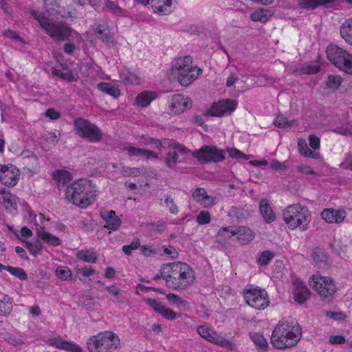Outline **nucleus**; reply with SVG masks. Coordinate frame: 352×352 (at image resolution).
Instances as JSON below:
<instances>
[{
  "label": "nucleus",
  "mask_w": 352,
  "mask_h": 352,
  "mask_svg": "<svg viewBox=\"0 0 352 352\" xmlns=\"http://www.w3.org/2000/svg\"><path fill=\"white\" fill-rule=\"evenodd\" d=\"M98 192L97 186L91 180L80 179L67 187L65 197L69 203L85 209L94 203Z\"/></svg>",
  "instance_id": "f257e3e1"
},
{
  "label": "nucleus",
  "mask_w": 352,
  "mask_h": 352,
  "mask_svg": "<svg viewBox=\"0 0 352 352\" xmlns=\"http://www.w3.org/2000/svg\"><path fill=\"white\" fill-rule=\"evenodd\" d=\"M302 337V329L294 320L283 319L274 327L271 343L277 349L284 350L296 346Z\"/></svg>",
  "instance_id": "f03ea898"
},
{
  "label": "nucleus",
  "mask_w": 352,
  "mask_h": 352,
  "mask_svg": "<svg viewBox=\"0 0 352 352\" xmlns=\"http://www.w3.org/2000/svg\"><path fill=\"white\" fill-rule=\"evenodd\" d=\"M169 279L166 286L177 291H184L192 285L195 279L192 267L186 263L174 262L168 263Z\"/></svg>",
  "instance_id": "7ed1b4c3"
},
{
  "label": "nucleus",
  "mask_w": 352,
  "mask_h": 352,
  "mask_svg": "<svg viewBox=\"0 0 352 352\" xmlns=\"http://www.w3.org/2000/svg\"><path fill=\"white\" fill-rule=\"evenodd\" d=\"M172 73L177 76L181 85L187 87L202 74V69L192 66V58L190 56L178 57L172 62Z\"/></svg>",
  "instance_id": "20e7f679"
},
{
  "label": "nucleus",
  "mask_w": 352,
  "mask_h": 352,
  "mask_svg": "<svg viewBox=\"0 0 352 352\" xmlns=\"http://www.w3.org/2000/svg\"><path fill=\"white\" fill-rule=\"evenodd\" d=\"M31 15L36 19L41 28L45 31L55 42L69 39L72 30L62 22H55L34 10H31Z\"/></svg>",
  "instance_id": "39448f33"
},
{
  "label": "nucleus",
  "mask_w": 352,
  "mask_h": 352,
  "mask_svg": "<svg viewBox=\"0 0 352 352\" xmlns=\"http://www.w3.org/2000/svg\"><path fill=\"white\" fill-rule=\"evenodd\" d=\"M283 218L289 228L294 230L299 228L302 231L307 230L311 219L309 209L300 204L286 207L283 212Z\"/></svg>",
  "instance_id": "423d86ee"
},
{
  "label": "nucleus",
  "mask_w": 352,
  "mask_h": 352,
  "mask_svg": "<svg viewBox=\"0 0 352 352\" xmlns=\"http://www.w3.org/2000/svg\"><path fill=\"white\" fill-rule=\"evenodd\" d=\"M120 344V339L111 331L100 332L91 336L87 341L89 352H113Z\"/></svg>",
  "instance_id": "0eeeda50"
},
{
  "label": "nucleus",
  "mask_w": 352,
  "mask_h": 352,
  "mask_svg": "<svg viewBox=\"0 0 352 352\" xmlns=\"http://www.w3.org/2000/svg\"><path fill=\"white\" fill-rule=\"evenodd\" d=\"M173 147L180 150L184 153H190L200 163H217L224 160L225 153L223 150L219 149L214 146L204 145L201 148L190 151L179 143L173 144Z\"/></svg>",
  "instance_id": "6e6552de"
},
{
  "label": "nucleus",
  "mask_w": 352,
  "mask_h": 352,
  "mask_svg": "<svg viewBox=\"0 0 352 352\" xmlns=\"http://www.w3.org/2000/svg\"><path fill=\"white\" fill-rule=\"evenodd\" d=\"M328 60L339 69L352 74V54L337 45L330 44L326 50Z\"/></svg>",
  "instance_id": "1a4fd4ad"
},
{
  "label": "nucleus",
  "mask_w": 352,
  "mask_h": 352,
  "mask_svg": "<svg viewBox=\"0 0 352 352\" xmlns=\"http://www.w3.org/2000/svg\"><path fill=\"white\" fill-rule=\"evenodd\" d=\"M76 135L89 142L97 143L101 141L102 133L98 126L89 120L78 118L74 121Z\"/></svg>",
  "instance_id": "9d476101"
},
{
  "label": "nucleus",
  "mask_w": 352,
  "mask_h": 352,
  "mask_svg": "<svg viewBox=\"0 0 352 352\" xmlns=\"http://www.w3.org/2000/svg\"><path fill=\"white\" fill-rule=\"evenodd\" d=\"M243 294L247 304L256 309H265L270 305L267 292L259 287L248 285L244 289Z\"/></svg>",
  "instance_id": "9b49d317"
},
{
  "label": "nucleus",
  "mask_w": 352,
  "mask_h": 352,
  "mask_svg": "<svg viewBox=\"0 0 352 352\" xmlns=\"http://www.w3.org/2000/svg\"><path fill=\"white\" fill-rule=\"evenodd\" d=\"M309 285L324 300L330 301L337 288L333 280L329 277L318 274L313 275L309 280Z\"/></svg>",
  "instance_id": "f8f14e48"
},
{
  "label": "nucleus",
  "mask_w": 352,
  "mask_h": 352,
  "mask_svg": "<svg viewBox=\"0 0 352 352\" xmlns=\"http://www.w3.org/2000/svg\"><path fill=\"white\" fill-rule=\"evenodd\" d=\"M231 227H223L221 228L217 234L218 240L222 238L230 239L236 236L237 240L242 245L250 243L254 238V234L252 230L245 226H240L235 230H231Z\"/></svg>",
  "instance_id": "ddd939ff"
},
{
  "label": "nucleus",
  "mask_w": 352,
  "mask_h": 352,
  "mask_svg": "<svg viewBox=\"0 0 352 352\" xmlns=\"http://www.w3.org/2000/svg\"><path fill=\"white\" fill-rule=\"evenodd\" d=\"M197 333L203 338L212 344L229 350L235 349V344L232 342L226 339L221 333H217L210 327L204 325H200L197 327Z\"/></svg>",
  "instance_id": "4468645a"
},
{
  "label": "nucleus",
  "mask_w": 352,
  "mask_h": 352,
  "mask_svg": "<svg viewBox=\"0 0 352 352\" xmlns=\"http://www.w3.org/2000/svg\"><path fill=\"white\" fill-rule=\"evenodd\" d=\"M19 177V169L12 164L3 165L0 164V182L3 185L14 186Z\"/></svg>",
  "instance_id": "2eb2a0df"
},
{
  "label": "nucleus",
  "mask_w": 352,
  "mask_h": 352,
  "mask_svg": "<svg viewBox=\"0 0 352 352\" xmlns=\"http://www.w3.org/2000/svg\"><path fill=\"white\" fill-rule=\"evenodd\" d=\"M236 102L231 99L221 100L214 103L208 113L211 116L223 117L230 115L236 109Z\"/></svg>",
  "instance_id": "dca6fc26"
},
{
  "label": "nucleus",
  "mask_w": 352,
  "mask_h": 352,
  "mask_svg": "<svg viewBox=\"0 0 352 352\" xmlns=\"http://www.w3.org/2000/svg\"><path fill=\"white\" fill-rule=\"evenodd\" d=\"M192 107L191 100L182 94H174L171 96L168 108L173 114H179Z\"/></svg>",
  "instance_id": "f3484780"
},
{
  "label": "nucleus",
  "mask_w": 352,
  "mask_h": 352,
  "mask_svg": "<svg viewBox=\"0 0 352 352\" xmlns=\"http://www.w3.org/2000/svg\"><path fill=\"white\" fill-rule=\"evenodd\" d=\"M344 1L352 4V0ZM335 2L336 0H297L299 8L308 11L314 10L321 6L327 7L329 5L333 4Z\"/></svg>",
  "instance_id": "a211bd4d"
},
{
  "label": "nucleus",
  "mask_w": 352,
  "mask_h": 352,
  "mask_svg": "<svg viewBox=\"0 0 352 352\" xmlns=\"http://www.w3.org/2000/svg\"><path fill=\"white\" fill-rule=\"evenodd\" d=\"M320 216L327 223H340L346 217V212L343 209L326 208L322 211Z\"/></svg>",
  "instance_id": "6ab92c4d"
},
{
  "label": "nucleus",
  "mask_w": 352,
  "mask_h": 352,
  "mask_svg": "<svg viewBox=\"0 0 352 352\" xmlns=\"http://www.w3.org/2000/svg\"><path fill=\"white\" fill-rule=\"evenodd\" d=\"M101 218L105 221V227L116 231L120 228L122 221L113 210H105L100 212Z\"/></svg>",
  "instance_id": "aec40b11"
},
{
  "label": "nucleus",
  "mask_w": 352,
  "mask_h": 352,
  "mask_svg": "<svg viewBox=\"0 0 352 352\" xmlns=\"http://www.w3.org/2000/svg\"><path fill=\"white\" fill-rule=\"evenodd\" d=\"M124 150L127 151V153L130 157H144L147 160L150 159L158 158L157 153L148 149L137 148L132 146H127L124 147Z\"/></svg>",
  "instance_id": "412c9836"
},
{
  "label": "nucleus",
  "mask_w": 352,
  "mask_h": 352,
  "mask_svg": "<svg viewBox=\"0 0 352 352\" xmlns=\"http://www.w3.org/2000/svg\"><path fill=\"white\" fill-rule=\"evenodd\" d=\"M52 177L58 188L65 186L67 184L69 183L72 179L71 173L64 169L55 170Z\"/></svg>",
  "instance_id": "4be33fe9"
},
{
  "label": "nucleus",
  "mask_w": 352,
  "mask_h": 352,
  "mask_svg": "<svg viewBox=\"0 0 352 352\" xmlns=\"http://www.w3.org/2000/svg\"><path fill=\"white\" fill-rule=\"evenodd\" d=\"M96 37L102 42L109 45L113 43V34L106 24H99L94 30Z\"/></svg>",
  "instance_id": "5701e85b"
},
{
  "label": "nucleus",
  "mask_w": 352,
  "mask_h": 352,
  "mask_svg": "<svg viewBox=\"0 0 352 352\" xmlns=\"http://www.w3.org/2000/svg\"><path fill=\"white\" fill-rule=\"evenodd\" d=\"M259 210L266 223H270L275 220V213L267 199L263 198L260 201Z\"/></svg>",
  "instance_id": "b1692460"
},
{
  "label": "nucleus",
  "mask_w": 352,
  "mask_h": 352,
  "mask_svg": "<svg viewBox=\"0 0 352 352\" xmlns=\"http://www.w3.org/2000/svg\"><path fill=\"white\" fill-rule=\"evenodd\" d=\"M37 236L49 245L56 247L61 244V240L45 230L44 227H39L36 230Z\"/></svg>",
  "instance_id": "393cba45"
},
{
  "label": "nucleus",
  "mask_w": 352,
  "mask_h": 352,
  "mask_svg": "<svg viewBox=\"0 0 352 352\" xmlns=\"http://www.w3.org/2000/svg\"><path fill=\"white\" fill-rule=\"evenodd\" d=\"M311 256L317 267L324 269L329 265L328 256L323 249L315 248L313 250Z\"/></svg>",
  "instance_id": "a878e982"
},
{
  "label": "nucleus",
  "mask_w": 352,
  "mask_h": 352,
  "mask_svg": "<svg viewBox=\"0 0 352 352\" xmlns=\"http://www.w3.org/2000/svg\"><path fill=\"white\" fill-rule=\"evenodd\" d=\"M293 294L294 300L300 304L304 303L309 297V291L302 282H296Z\"/></svg>",
  "instance_id": "bb28decb"
},
{
  "label": "nucleus",
  "mask_w": 352,
  "mask_h": 352,
  "mask_svg": "<svg viewBox=\"0 0 352 352\" xmlns=\"http://www.w3.org/2000/svg\"><path fill=\"white\" fill-rule=\"evenodd\" d=\"M23 164L27 165L28 170L36 172L39 169V162L37 156L32 151H27L22 153Z\"/></svg>",
  "instance_id": "cd10ccee"
},
{
  "label": "nucleus",
  "mask_w": 352,
  "mask_h": 352,
  "mask_svg": "<svg viewBox=\"0 0 352 352\" xmlns=\"http://www.w3.org/2000/svg\"><path fill=\"white\" fill-rule=\"evenodd\" d=\"M0 202L6 210H16L17 208L15 197L5 188L0 189Z\"/></svg>",
  "instance_id": "c85d7f7f"
},
{
  "label": "nucleus",
  "mask_w": 352,
  "mask_h": 352,
  "mask_svg": "<svg viewBox=\"0 0 352 352\" xmlns=\"http://www.w3.org/2000/svg\"><path fill=\"white\" fill-rule=\"evenodd\" d=\"M155 12L168 14L171 12L172 0H150Z\"/></svg>",
  "instance_id": "c756f323"
},
{
  "label": "nucleus",
  "mask_w": 352,
  "mask_h": 352,
  "mask_svg": "<svg viewBox=\"0 0 352 352\" xmlns=\"http://www.w3.org/2000/svg\"><path fill=\"white\" fill-rule=\"evenodd\" d=\"M157 97L155 91H144L139 94L135 98V104L141 107H146Z\"/></svg>",
  "instance_id": "7c9ffc66"
},
{
  "label": "nucleus",
  "mask_w": 352,
  "mask_h": 352,
  "mask_svg": "<svg viewBox=\"0 0 352 352\" xmlns=\"http://www.w3.org/2000/svg\"><path fill=\"white\" fill-rule=\"evenodd\" d=\"M273 15V12L270 9L261 8L254 12L250 15L253 21H260L262 23L267 22Z\"/></svg>",
  "instance_id": "2f4dec72"
},
{
  "label": "nucleus",
  "mask_w": 352,
  "mask_h": 352,
  "mask_svg": "<svg viewBox=\"0 0 352 352\" xmlns=\"http://www.w3.org/2000/svg\"><path fill=\"white\" fill-rule=\"evenodd\" d=\"M340 33L345 42L352 45V18L346 20L341 25Z\"/></svg>",
  "instance_id": "473e14b6"
},
{
  "label": "nucleus",
  "mask_w": 352,
  "mask_h": 352,
  "mask_svg": "<svg viewBox=\"0 0 352 352\" xmlns=\"http://www.w3.org/2000/svg\"><path fill=\"white\" fill-rule=\"evenodd\" d=\"M97 88L102 92L107 94L113 98H118L120 95V89L110 83L102 82L97 85Z\"/></svg>",
  "instance_id": "72a5a7b5"
},
{
  "label": "nucleus",
  "mask_w": 352,
  "mask_h": 352,
  "mask_svg": "<svg viewBox=\"0 0 352 352\" xmlns=\"http://www.w3.org/2000/svg\"><path fill=\"white\" fill-rule=\"evenodd\" d=\"M120 78L122 82L126 85H139L140 78L135 74L128 70H123L120 73Z\"/></svg>",
  "instance_id": "f704fd0d"
},
{
  "label": "nucleus",
  "mask_w": 352,
  "mask_h": 352,
  "mask_svg": "<svg viewBox=\"0 0 352 352\" xmlns=\"http://www.w3.org/2000/svg\"><path fill=\"white\" fill-rule=\"evenodd\" d=\"M250 337L257 347L264 351H267L268 344L263 334L257 332H252L250 333Z\"/></svg>",
  "instance_id": "c9c22d12"
},
{
  "label": "nucleus",
  "mask_w": 352,
  "mask_h": 352,
  "mask_svg": "<svg viewBox=\"0 0 352 352\" xmlns=\"http://www.w3.org/2000/svg\"><path fill=\"white\" fill-rule=\"evenodd\" d=\"M77 258L80 261L89 263H95L97 261V254L93 251L85 250H80L77 253Z\"/></svg>",
  "instance_id": "e433bc0d"
},
{
  "label": "nucleus",
  "mask_w": 352,
  "mask_h": 352,
  "mask_svg": "<svg viewBox=\"0 0 352 352\" xmlns=\"http://www.w3.org/2000/svg\"><path fill=\"white\" fill-rule=\"evenodd\" d=\"M12 310V302L11 298L8 295H5L0 300V315L7 316L10 314Z\"/></svg>",
  "instance_id": "4c0bfd02"
},
{
  "label": "nucleus",
  "mask_w": 352,
  "mask_h": 352,
  "mask_svg": "<svg viewBox=\"0 0 352 352\" xmlns=\"http://www.w3.org/2000/svg\"><path fill=\"white\" fill-rule=\"evenodd\" d=\"M67 341L64 340L62 337L60 336H50L47 338V339L45 341V343L49 345L52 346L53 347L64 350L65 347L66 346Z\"/></svg>",
  "instance_id": "58836bf2"
},
{
  "label": "nucleus",
  "mask_w": 352,
  "mask_h": 352,
  "mask_svg": "<svg viewBox=\"0 0 352 352\" xmlns=\"http://www.w3.org/2000/svg\"><path fill=\"white\" fill-rule=\"evenodd\" d=\"M21 241L25 243L26 248L32 255L36 256L38 254L41 253L43 245L38 239H36L33 242L27 241L23 239Z\"/></svg>",
  "instance_id": "ea45409f"
},
{
  "label": "nucleus",
  "mask_w": 352,
  "mask_h": 352,
  "mask_svg": "<svg viewBox=\"0 0 352 352\" xmlns=\"http://www.w3.org/2000/svg\"><path fill=\"white\" fill-rule=\"evenodd\" d=\"M179 155L175 151H169L166 154L164 162L166 166L170 169H174L177 164Z\"/></svg>",
  "instance_id": "a19ab883"
},
{
  "label": "nucleus",
  "mask_w": 352,
  "mask_h": 352,
  "mask_svg": "<svg viewBox=\"0 0 352 352\" xmlns=\"http://www.w3.org/2000/svg\"><path fill=\"white\" fill-rule=\"evenodd\" d=\"M140 144L142 146L153 145L155 148L160 149L162 147L161 141L157 138H151L148 135H142L140 138Z\"/></svg>",
  "instance_id": "79ce46f5"
},
{
  "label": "nucleus",
  "mask_w": 352,
  "mask_h": 352,
  "mask_svg": "<svg viewBox=\"0 0 352 352\" xmlns=\"http://www.w3.org/2000/svg\"><path fill=\"white\" fill-rule=\"evenodd\" d=\"M295 123L294 120L289 121L287 118L282 114H279L276 116L274 121V124L280 129H286L292 126Z\"/></svg>",
  "instance_id": "37998d69"
},
{
  "label": "nucleus",
  "mask_w": 352,
  "mask_h": 352,
  "mask_svg": "<svg viewBox=\"0 0 352 352\" xmlns=\"http://www.w3.org/2000/svg\"><path fill=\"white\" fill-rule=\"evenodd\" d=\"M274 256V253L270 250L263 251L258 257L256 262L259 265H267Z\"/></svg>",
  "instance_id": "c03bdc74"
},
{
  "label": "nucleus",
  "mask_w": 352,
  "mask_h": 352,
  "mask_svg": "<svg viewBox=\"0 0 352 352\" xmlns=\"http://www.w3.org/2000/svg\"><path fill=\"white\" fill-rule=\"evenodd\" d=\"M143 172V168H131L129 166H123L121 170V173L124 177H138Z\"/></svg>",
  "instance_id": "a18cd8bd"
},
{
  "label": "nucleus",
  "mask_w": 352,
  "mask_h": 352,
  "mask_svg": "<svg viewBox=\"0 0 352 352\" xmlns=\"http://www.w3.org/2000/svg\"><path fill=\"white\" fill-rule=\"evenodd\" d=\"M56 275L59 279L67 280L72 279V273L68 267H58L56 270Z\"/></svg>",
  "instance_id": "49530a36"
},
{
  "label": "nucleus",
  "mask_w": 352,
  "mask_h": 352,
  "mask_svg": "<svg viewBox=\"0 0 352 352\" xmlns=\"http://www.w3.org/2000/svg\"><path fill=\"white\" fill-rule=\"evenodd\" d=\"M52 74L54 76H59L61 79L69 82L74 81V76L71 71L67 72H63L60 69L52 67Z\"/></svg>",
  "instance_id": "de8ad7c7"
},
{
  "label": "nucleus",
  "mask_w": 352,
  "mask_h": 352,
  "mask_svg": "<svg viewBox=\"0 0 352 352\" xmlns=\"http://www.w3.org/2000/svg\"><path fill=\"white\" fill-rule=\"evenodd\" d=\"M167 300L170 302L173 305H175L178 307H186L188 305V301L182 299L179 296L174 294H168L166 295Z\"/></svg>",
  "instance_id": "09e8293b"
},
{
  "label": "nucleus",
  "mask_w": 352,
  "mask_h": 352,
  "mask_svg": "<svg viewBox=\"0 0 352 352\" xmlns=\"http://www.w3.org/2000/svg\"><path fill=\"white\" fill-rule=\"evenodd\" d=\"M7 271L20 280H25L28 278L27 274L22 268L8 265Z\"/></svg>",
  "instance_id": "8fccbe9b"
},
{
  "label": "nucleus",
  "mask_w": 352,
  "mask_h": 352,
  "mask_svg": "<svg viewBox=\"0 0 352 352\" xmlns=\"http://www.w3.org/2000/svg\"><path fill=\"white\" fill-rule=\"evenodd\" d=\"M211 221V214L207 210H201L196 217V221L199 225L208 224Z\"/></svg>",
  "instance_id": "3c124183"
},
{
  "label": "nucleus",
  "mask_w": 352,
  "mask_h": 352,
  "mask_svg": "<svg viewBox=\"0 0 352 352\" xmlns=\"http://www.w3.org/2000/svg\"><path fill=\"white\" fill-rule=\"evenodd\" d=\"M230 214L232 217H235L238 220L241 221L246 218L248 215V212L243 208L232 207L230 211Z\"/></svg>",
  "instance_id": "603ef678"
},
{
  "label": "nucleus",
  "mask_w": 352,
  "mask_h": 352,
  "mask_svg": "<svg viewBox=\"0 0 352 352\" xmlns=\"http://www.w3.org/2000/svg\"><path fill=\"white\" fill-rule=\"evenodd\" d=\"M342 82V79L337 75H329L327 82V86L331 89H338Z\"/></svg>",
  "instance_id": "864d4df0"
},
{
  "label": "nucleus",
  "mask_w": 352,
  "mask_h": 352,
  "mask_svg": "<svg viewBox=\"0 0 352 352\" xmlns=\"http://www.w3.org/2000/svg\"><path fill=\"white\" fill-rule=\"evenodd\" d=\"M140 247V239H135L130 245H125L122 246V251L125 254L129 256L132 253V250H135Z\"/></svg>",
  "instance_id": "5fc2aeb1"
},
{
  "label": "nucleus",
  "mask_w": 352,
  "mask_h": 352,
  "mask_svg": "<svg viewBox=\"0 0 352 352\" xmlns=\"http://www.w3.org/2000/svg\"><path fill=\"white\" fill-rule=\"evenodd\" d=\"M169 266H168V264H166L164 266H163L160 270V272L155 275L153 277L154 280H158L160 278H163L165 282L166 283V280L169 279Z\"/></svg>",
  "instance_id": "6e6d98bb"
},
{
  "label": "nucleus",
  "mask_w": 352,
  "mask_h": 352,
  "mask_svg": "<svg viewBox=\"0 0 352 352\" xmlns=\"http://www.w3.org/2000/svg\"><path fill=\"white\" fill-rule=\"evenodd\" d=\"M106 6L108 10L114 14H122L124 13V10L113 1L107 0L106 2Z\"/></svg>",
  "instance_id": "4d7b16f0"
},
{
  "label": "nucleus",
  "mask_w": 352,
  "mask_h": 352,
  "mask_svg": "<svg viewBox=\"0 0 352 352\" xmlns=\"http://www.w3.org/2000/svg\"><path fill=\"white\" fill-rule=\"evenodd\" d=\"M159 314L167 320H173L176 318V313L165 306H163Z\"/></svg>",
  "instance_id": "13d9d810"
},
{
  "label": "nucleus",
  "mask_w": 352,
  "mask_h": 352,
  "mask_svg": "<svg viewBox=\"0 0 352 352\" xmlns=\"http://www.w3.org/2000/svg\"><path fill=\"white\" fill-rule=\"evenodd\" d=\"M164 203L167 207L169 208V211L172 214H177L179 212L177 206L175 205L173 199L167 196L164 200Z\"/></svg>",
  "instance_id": "bf43d9fd"
},
{
  "label": "nucleus",
  "mask_w": 352,
  "mask_h": 352,
  "mask_svg": "<svg viewBox=\"0 0 352 352\" xmlns=\"http://www.w3.org/2000/svg\"><path fill=\"white\" fill-rule=\"evenodd\" d=\"M320 69V67L319 65H308L302 67L300 73L303 74H314L319 72Z\"/></svg>",
  "instance_id": "052dcab7"
},
{
  "label": "nucleus",
  "mask_w": 352,
  "mask_h": 352,
  "mask_svg": "<svg viewBox=\"0 0 352 352\" xmlns=\"http://www.w3.org/2000/svg\"><path fill=\"white\" fill-rule=\"evenodd\" d=\"M207 192L205 188L199 187L197 188L192 194V197L198 203L200 202L201 198H204V195H206Z\"/></svg>",
  "instance_id": "680f3d73"
},
{
  "label": "nucleus",
  "mask_w": 352,
  "mask_h": 352,
  "mask_svg": "<svg viewBox=\"0 0 352 352\" xmlns=\"http://www.w3.org/2000/svg\"><path fill=\"white\" fill-rule=\"evenodd\" d=\"M199 204L204 208L212 206L214 204V197L208 195L207 193L206 195H204V198H201Z\"/></svg>",
  "instance_id": "e2e57ef3"
},
{
  "label": "nucleus",
  "mask_w": 352,
  "mask_h": 352,
  "mask_svg": "<svg viewBox=\"0 0 352 352\" xmlns=\"http://www.w3.org/2000/svg\"><path fill=\"white\" fill-rule=\"evenodd\" d=\"M64 350L69 352H83L81 347L74 342H67Z\"/></svg>",
  "instance_id": "0e129e2a"
},
{
  "label": "nucleus",
  "mask_w": 352,
  "mask_h": 352,
  "mask_svg": "<svg viewBox=\"0 0 352 352\" xmlns=\"http://www.w3.org/2000/svg\"><path fill=\"white\" fill-rule=\"evenodd\" d=\"M309 146L311 148L314 150L318 149L320 146V138L315 135H311L309 137Z\"/></svg>",
  "instance_id": "69168bd1"
},
{
  "label": "nucleus",
  "mask_w": 352,
  "mask_h": 352,
  "mask_svg": "<svg viewBox=\"0 0 352 352\" xmlns=\"http://www.w3.org/2000/svg\"><path fill=\"white\" fill-rule=\"evenodd\" d=\"M298 148L301 155L303 156H306L308 151L310 150L307 146V144L305 140H300L298 142Z\"/></svg>",
  "instance_id": "338daca9"
},
{
  "label": "nucleus",
  "mask_w": 352,
  "mask_h": 352,
  "mask_svg": "<svg viewBox=\"0 0 352 352\" xmlns=\"http://www.w3.org/2000/svg\"><path fill=\"white\" fill-rule=\"evenodd\" d=\"M45 115L52 120H56L60 117V113L52 108L48 109L45 111Z\"/></svg>",
  "instance_id": "774afa93"
}]
</instances>
